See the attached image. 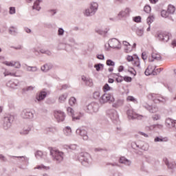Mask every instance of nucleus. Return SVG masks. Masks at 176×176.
<instances>
[{"mask_svg":"<svg viewBox=\"0 0 176 176\" xmlns=\"http://www.w3.org/2000/svg\"><path fill=\"white\" fill-rule=\"evenodd\" d=\"M50 155L52 156V160L56 163H61L64 160L65 154L63 151L51 148Z\"/></svg>","mask_w":176,"mask_h":176,"instance_id":"nucleus-1","label":"nucleus"},{"mask_svg":"<svg viewBox=\"0 0 176 176\" xmlns=\"http://www.w3.org/2000/svg\"><path fill=\"white\" fill-rule=\"evenodd\" d=\"M78 159L82 166H87L90 164L91 157L88 153L82 152L78 154Z\"/></svg>","mask_w":176,"mask_h":176,"instance_id":"nucleus-2","label":"nucleus"},{"mask_svg":"<svg viewBox=\"0 0 176 176\" xmlns=\"http://www.w3.org/2000/svg\"><path fill=\"white\" fill-rule=\"evenodd\" d=\"M14 120V116H7L4 117L3 127L4 130H9L12 127V122Z\"/></svg>","mask_w":176,"mask_h":176,"instance_id":"nucleus-3","label":"nucleus"},{"mask_svg":"<svg viewBox=\"0 0 176 176\" xmlns=\"http://www.w3.org/2000/svg\"><path fill=\"white\" fill-rule=\"evenodd\" d=\"M115 98L111 94H104L99 99L100 104H106V102H113Z\"/></svg>","mask_w":176,"mask_h":176,"instance_id":"nucleus-4","label":"nucleus"},{"mask_svg":"<svg viewBox=\"0 0 176 176\" xmlns=\"http://www.w3.org/2000/svg\"><path fill=\"white\" fill-rule=\"evenodd\" d=\"M175 12V7L173 5H169L168 6L167 11L163 10L161 12V16L162 17H164L165 19H167L169 14H174Z\"/></svg>","mask_w":176,"mask_h":176,"instance_id":"nucleus-5","label":"nucleus"},{"mask_svg":"<svg viewBox=\"0 0 176 176\" xmlns=\"http://www.w3.org/2000/svg\"><path fill=\"white\" fill-rule=\"evenodd\" d=\"M100 106L98 103L91 102L86 107L85 111L88 113H93V112H98V109Z\"/></svg>","mask_w":176,"mask_h":176,"instance_id":"nucleus-6","label":"nucleus"},{"mask_svg":"<svg viewBox=\"0 0 176 176\" xmlns=\"http://www.w3.org/2000/svg\"><path fill=\"white\" fill-rule=\"evenodd\" d=\"M126 114L129 120H135V119H138V120H140L142 119V116L134 113L132 109H129L126 111Z\"/></svg>","mask_w":176,"mask_h":176,"instance_id":"nucleus-7","label":"nucleus"},{"mask_svg":"<svg viewBox=\"0 0 176 176\" xmlns=\"http://www.w3.org/2000/svg\"><path fill=\"white\" fill-rule=\"evenodd\" d=\"M170 33L168 32H160L157 34V38L159 41H162L163 42H168L170 40Z\"/></svg>","mask_w":176,"mask_h":176,"instance_id":"nucleus-8","label":"nucleus"},{"mask_svg":"<svg viewBox=\"0 0 176 176\" xmlns=\"http://www.w3.org/2000/svg\"><path fill=\"white\" fill-rule=\"evenodd\" d=\"M107 115L113 121L118 120L119 119V116H118V111L115 109H109L107 111Z\"/></svg>","mask_w":176,"mask_h":176,"instance_id":"nucleus-9","label":"nucleus"},{"mask_svg":"<svg viewBox=\"0 0 176 176\" xmlns=\"http://www.w3.org/2000/svg\"><path fill=\"white\" fill-rule=\"evenodd\" d=\"M23 119H34V113L30 110L24 109L21 114Z\"/></svg>","mask_w":176,"mask_h":176,"instance_id":"nucleus-10","label":"nucleus"},{"mask_svg":"<svg viewBox=\"0 0 176 176\" xmlns=\"http://www.w3.org/2000/svg\"><path fill=\"white\" fill-rule=\"evenodd\" d=\"M108 45L109 47H111V49H120V47H119L120 42L116 38H111L109 40Z\"/></svg>","mask_w":176,"mask_h":176,"instance_id":"nucleus-11","label":"nucleus"},{"mask_svg":"<svg viewBox=\"0 0 176 176\" xmlns=\"http://www.w3.org/2000/svg\"><path fill=\"white\" fill-rule=\"evenodd\" d=\"M76 134L80 135L84 141H87L89 140V136L87 135V131L83 129H78L76 131Z\"/></svg>","mask_w":176,"mask_h":176,"instance_id":"nucleus-12","label":"nucleus"},{"mask_svg":"<svg viewBox=\"0 0 176 176\" xmlns=\"http://www.w3.org/2000/svg\"><path fill=\"white\" fill-rule=\"evenodd\" d=\"M55 118L58 122H64L65 119V113L61 111L55 112Z\"/></svg>","mask_w":176,"mask_h":176,"instance_id":"nucleus-13","label":"nucleus"},{"mask_svg":"<svg viewBox=\"0 0 176 176\" xmlns=\"http://www.w3.org/2000/svg\"><path fill=\"white\" fill-rule=\"evenodd\" d=\"M156 71V67L155 66L154 68L152 66H148L144 74L146 76H149V75H157V72Z\"/></svg>","mask_w":176,"mask_h":176,"instance_id":"nucleus-14","label":"nucleus"},{"mask_svg":"<svg viewBox=\"0 0 176 176\" xmlns=\"http://www.w3.org/2000/svg\"><path fill=\"white\" fill-rule=\"evenodd\" d=\"M47 96V93H46V91H41L38 95L36 96L35 102H41V101H43V99L46 98Z\"/></svg>","mask_w":176,"mask_h":176,"instance_id":"nucleus-15","label":"nucleus"},{"mask_svg":"<svg viewBox=\"0 0 176 176\" xmlns=\"http://www.w3.org/2000/svg\"><path fill=\"white\" fill-rule=\"evenodd\" d=\"M81 79L84 82L85 86H88L89 87H93V79L87 78L85 76H82Z\"/></svg>","mask_w":176,"mask_h":176,"instance_id":"nucleus-16","label":"nucleus"},{"mask_svg":"<svg viewBox=\"0 0 176 176\" xmlns=\"http://www.w3.org/2000/svg\"><path fill=\"white\" fill-rule=\"evenodd\" d=\"M155 60H157V61H160V60H162V56H160V54L157 53L153 52L151 54V59L149 58L148 61H150L151 63H153Z\"/></svg>","mask_w":176,"mask_h":176,"instance_id":"nucleus-17","label":"nucleus"},{"mask_svg":"<svg viewBox=\"0 0 176 176\" xmlns=\"http://www.w3.org/2000/svg\"><path fill=\"white\" fill-rule=\"evenodd\" d=\"M130 14V8H126L124 10H122L118 13L119 17H127Z\"/></svg>","mask_w":176,"mask_h":176,"instance_id":"nucleus-18","label":"nucleus"},{"mask_svg":"<svg viewBox=\"0 0 176 176\" xmlns=\"http://www.w3.org/2000/svg\"><path fill=\"white\" fill-rule=\"evenodd\" d=\"M120 163H121V164H125V166H128L129 167L131 166V161L127 160L125 157H121L120 158Z\"/></svg>","mask_w":176,"mask_h":176,"instance_id":"nucleus-19","label":"nucleus"},{"mask_svg":"<svg viewBox=\"0 0 176 176\" xmlns=\"http://www.w3.org/2000/svg\"><path fill=\"white\" fill-rule=\"evenodd\" d=\"M53 68V64L52 63H47L45 64L43 67H41V71L43 72H48V71H50Z\"/></svg>","mask_w":176,"mask_h":176,"instance_id":"nucleus-20","label":"nucleus"},{"mask_svg":"<svg viewBox=\"0 0 176 176\" xmlns=\"http://www.w3.org/2000/svg\"><path fill=\"white\" fill-rule=\"evenodd\" d=\"M146 109H148L151 113H155V112H157V107L156 106H151L149 104L143 105Z\"/></svg>","mask_w":176,"mask_h":176,"instance_id":"nucleus-21","label":"nucleus"},{"mask_svg":"<svg viewBox=\"0 0 176 176\" xmlns=\"http://www.w3.org/2000/svg\"><path fill=\"white\" fill-rule=\"evenodd\" d=\"M67 111L68 114L70 115V116H72L73 120H79V119H80V116L75 117V116L74 115V109H72V108L68 107L67 109Z\"/></svg>","mask_w":176,"mask_h":176,"instance_id":"nucleus-22","label":"nucleus"},{"mask_svg":"<svg viewBox=\"0 0 176 176\" xmlns=\"http://www.w3.org/2000/svg\"><path fill=\"white\" fill-rule=\"evenodd\" d=\"M17 86H19L17 81L10 80L7 82V87H10V89H16Z\"/></svg>","mask_w":176,"mask_h":176,"instance_id":"nucleus-23","label":"nucleus"},{"mask_svg":"<svg viewBox=\"0 0 176 176\" xmlns=\"http://www.w3.org/2000/svg\"><path fill=\"white\" fill-rule=\"evenodd\" d=\"M168 138H163V136H156L154 139V142H167Z\"/></svg>","mask_w":176,"mask_h":176,"instance_id":"nucleus-24","label":"nucleus"},{"mask_svg":"<svg viewBox=\"0 0 176 176\" xmlns=\"http://www.w3.org/2000/svg\"><path fill=\"white\" fill-rule=\"evenodd\" d=\"M164 162L166 166H167L168 168H170V170H173V168H175V164H174L171 162H169L168 159L164 158Z\"/></svg>","mask_w":176,"mask_h":176,"instance_id":"nucleus-25","label":"nucleus"},{"mask_svg":"<svg viewBox=\"0 0 176 176\" xmlns=\"http://www.w3.org/2000/svg\"><path fill=\"white\" fill-rule=\"evenodd\" d=\"M96 12H95L94 10H92L89 7V8L85 10V15L89 17L90 16H94V14H96Z\"/></svg>","mask_w":176,"mask_h":176,"instance_id":"nucleus-26","label":"nucleus"},{"mask_svg":"<svg viewBox=\"0 0 176 176\" xmlns=\"http://www.w3.org/2000/svg\"><path fill=\"white\" fill-rule=\"evenodd\" d=\"M41 2H42V0H36L32 6V9L39 12V10H41V6H39V3H41Z\"/></svg>","mask_w":176,"mask_h":176,"instance_id":"nucleus-27","label":"nucleus"},{"mask_svg":"<svg viewBox=\"0 0 176 176\" xmlns=\"http://www.w3.org/2000/svg\"><path fill=\"white\" fill-rule=\"evenodd\" d=\"M159 97V95L156 94H150L148 96V98H149V100H152L153 101H154V102H157V98Z\"/></svg>","mask_w":176,"mask_h":176,"instance_id":"nucleus-28","label":"nucleus"},{"mask_svg":"<svg viewBox=\"0 0 176 176\" xmlns=\"http://www.w3.org/2000/svg\"><path fill=\"white\" fill-rule=\"evenodd\" d=\"M174 122V120L171 118H167L165 121L166 127L171 129L173 127V123Z\"/></svg>","mask_w":176,"mask_h":176,"instance_id":"nucleus-29","label":"nucleus"},{"mask_svg":"<svg viewBox=\"0 0 176 176\" xmlns=\"http://www.w3.org/2000/svg\"><path fill=\"white\" fill-rule=\"evenodd\" d=\"M89 8H91L92 10L97 12V10H98V3L96 2H92L91 3Z\"/></svg>","mask_w":176,"mask_h":176,"instance_id":"nucleus-30","label":"nucleus"},{"mask_svg":"<svg viewBox=\"0 0 176 176\" xmlns=\"http://www.w3.org/2000/svg\"><path fill=\"white\" fill-rule=\"evenodd\" d=\"M64 134H65L67 136L71 135V134H72V130L71 129V127L69 126H66L64 130Z\"/></svg>","mask_w":176,"mask_h":176,"instance_id":"nucleus-31","label":"nucleus"},{"mask_svg":"<svg viewBox=\"0 0 176 176\" xmlns=\"http://www.w3.org/2000/svg\"><path fill=\"white\" fill-rule=\"evenodd\" d=\"M123 102L122 100H118L116 103L113 104V107L114 108H119V107H122V105H123Z\"/></svg>","mask_w":176,"mask_h":176,"instance_id":"nucleus-32","label":"nucleus"},{"mask_svg":"<svg viewBox=\"0 0 176 176\" xmlns=\"http://www.w3.org/2000/svg\"><path fill=\"white\" fill-rule=\"evenodd\" d=\"M9 34H10V35H17V28L14 27H10L9 28Z\"/></svg>","mask_w":176,"mask_h":176,"instance_id":"nucleus-33","label":"nucleus"},{"mask_svg":"<svg viewBox=\"0 0 176 176\" xmlns=\"http://www.w3.org/2000/svg\"><path fill=\"white\" fill-rule=\"evenodd\" d=\"M67 46H68V45L60 43L58 45V50H67Z\"/></svg>","mask_w":176,"mask_h":176,"instance_id":"nucleus-34","label":"nucleus"},{"mask_svg":"<svg viewBox=\"0 0 176 176\" xmlns=\"http://www.w3.org/2000/svg\"><path fill=\"white\" fill-rule=\"evenodd\" d=\"M40 53L42 54H46L47 56H52V52L49 50H40Z\"/></svg>","mask_w":176,"mask_h":176,"instance_id":"nucleus-35","label":"nucleus"},{"mask_svg":"<svg viewBox=\"0 0 176 176\" xmlns=\"http://www.w3.org/2000/svg\"><path fill=\"white\" fill-rule=\"evenodd\" d=\"M67 97H68V94H63L62 96L59 97L60 102H64L65 100H67Z\"/></svg>","mask_w":176,"mask_h":176,"instance_id":"nucleus-36","label":"nucleus"},{"mask_svg":"<svg viewBox=\"0 0 176 176\" xmlns=\"http://www.w3.org/2000/svg\"><path fill=\"white\" fill-rule=\"evenodd\" d=\"M31 131V129L30 127H28L27 129H24L22 131L20 132V133L22 135H26V134H28Z\"/></svg>","mask_w":176,"mask_h":176,"instance_id":"nucleus-37","label":"nucleus"},{"mask_svg":"<svg viewBox=\"0 0 176 176\" xmlns=\"http://www.w3.org/2000/svg\"><path fill=\"white\" fill-rule=\"evenodd\" d=\"M26 70L29 71V72H36V71L38 70V69L36 68V67L28 66V67L26 68Z\"/></svg>","mask_w":176,"mask_h":176,"instance_id":"nucleus-38","label":"nucleus"},{"mask_svg":"<svg viewBox=\"0 0 176 176\" xmlns=\"http://www.w3.org/2000/svg\"><path fill=\"white\" fill-rule=\"evenodd\" d=\"M101 67L102 68H104V65L101 63H98L94 65V68H96L98 72H100V70L101 69Z\"/></svg>","mask_w":176,"mask_h":176,"instance_id":"nucleus-39","label":"nucleus"},{"mask_svg":"<svg viewBox=\"0 0 176 176\" xmlns=\"http://www.w3.org/2000/svg\"><path fill=\"white\" fill-rule=\"evenodd\" d=\"M153 20H155V17L153 16H148L147 18V24H148V25H151V24L153 23Z\"/></svg>","mask_w":176,"mask_h":176,"instance_id":"nucleus-40","label":"nucleus"},{"mask_svg":"<svg viewBox=\"0 0 176 176\" xmlns=\"http://www.w3.org/2000/svg\"><path fill=\"white\" fill-rule=\"evenodd\" d=\"M76 103V98H75L74 97H72L69 100V105H75V104Z\"/></svg>","mask_w":176,"mask_h":176,"instance_id":"nucleus-41","label":"nucleus"},{"mask_svg":"<svg viewBox=\"0 0 176 176\" xmlns=\"http://www.w3.org/2000/svg\"><path fill=\"white\" fill-rule=\"evenodd\" d=\"M107 65L109 67H115V62H113L112 60L109 59L106 62Z\"/></svg>","mask_w":176,"mask_h":176,"instance_id":"nucleus-42","label":"nucleus"},{"mask_svg":"<svg viewBox=\"0 0 176 176\" xmlns=\"http://www.w3.org/2000/svg\"><path fill=\"white\" fill-rule=\"evenodd\" d=\"M136 34L138 36H142L144 35V29H138Z\"/></svg>","mask_w":176,"mask_h":176,"instance_id":"nucleus-43","label":"nucleus"},{"mask_svg":"<svg viewBox=\"0 0 176 176\" xmlns=\"http://www.w3.org/2000/svg\"><path fill=\"white\" fill-rule=\"evenodd\" d=\"M35 156L37 159H41V157H42V156H43V153H42V151H38L36 153H35Z\"/></svg>","mask_w":176,"mask_h":176,"instance_id":"nucleus-44","label":"nucleus"},{"mask_svg":"<svg viewBox=\"0 0 176 176\" xmlns=\"http://www.w3.org/2000/svg\"><path fill=\"white\" fill-rule=\"evenodd\" d=\"M34 89H35V87L29 86L26 88H23V91H32V90H34Z\"/></svg>","mask_w":176,"mask_h":176,"instance_id":"nucleus-45","label":"nucleus"},{"mask_svg":"<svg viewBox=\"0 0 176 176\" xmlns=\"http://www.w3.org/2000/svg\"><path fill=\"white\" fill-rule=\"evenodd\" d=\"M166 100L164 98H162L158 96V98H157V102H162L164 104L166 102Z\"/></svg>","mask_w":176,"mask_h":176,"instance_id":"nucleus-46","label":"nucleus"},{"mask_svg":"<svg viewBox=\"0 0 176 176\" xmlns=\"http://www.w3.org/2000/svg\"><path fill=\"white\" fill-rule=\"evenodd\" d=\"M64 29H63V28H59L58 30V36H63V35H64Z\"/></svg>","mask_w":176,"mask_h":176,"instance_id":"nucleus-47","label":"nucleus"},{"mask_svg":"<svg viewBox=\"0 0 176 176\" xmlns=\"http://www.w3.org/2000/svg\"><path fill=\"white\" fill-rule=\"evenodd\" d=\"M96 32H97V34H99V35H105L107 32H105L101 29H97L96 30Z\"/></svg>","mask_w":176,"mask_h":176,"instance_id":"nucleus-48","label":"nucleus"},{"mask_svg":"<svg viewBox=\"0 0 176 176\" xmlns=\"http://www.w3.org/2000/svg\"><path fill=\"white\" fill-rule=\"evenodd\" d=\"M46 131L49 132V133H56V131H57V129L56 128H46Z\"/></svg>","mask_w":176,"mask_h":176,"instance_id":"nucleus-49","label":"nucleus"},{"mask_svg":"<svg viewBox=\"0 0 176 176\" xmlns=\"http://www.w3.org/2000/svg\"><path fill=\"white\" fill-rule=\"evenodd\" d=\"M118 134H121V135H126V133H123V129L121 127H117Z\"/></svg>","mask_w":176,"mask_h":176,"instance_id":"nucleus-50","label":"nucleus"},{"mask_svg":"<svg viewBox=\"0 0 176 176\" xmlns=\"http://www.w3.org/2000/svg\"><path fill=\"white\" fill-rule=\"evenodd\" d=\"M103 90H104V91H109V90H111V87H109V85H108L107 83H106V84L103 86Z\"/></svg>","mask_w":176,"mask_h":176,"instance_id":"nucleus-51","label":"nucleus"},{"mask_svg":"<svg viewBox=\"0 0 176 176\" xmlns=\"http://www.w3.org/2000/svg\"><path fill=\"white\" fill-rule=\"evenodd\" d=\"M34 168H37L38 170H42L43 168L44 170H46L47 168V166H45L43 164H41V165L37 166Z\"/></svg>","mask_w":176,"mask_h":176,"instance_id":"nucleus-52","label":"nucleus"},{"mask_svg":"<svg viewBox=\"0 0 176 176\" xmlns=\"http://www.w3.org/2000/svg\"><path fill=\"white\" fill-rule=\"evenodd\" d=\"M128 72H130V74H131L132 75H134V76H135V75H137V72H135V70L133 67L128 69Z\"/></svg>","mask_w":176,"mask_h":176,"instance_id":"nucleus-53","label":"nucleus"},{"mask_svg":"<svg viewBox=\"0 0 176 176\" xmlns=\"http://www.w3.org/2000/svg\"><path fill=\"white\" fill-rule=\"evenodd\" d=\"M94 98H95V100L100 98V91H95L94 93Z\"/></svg>","mask_w":176,"mask_h":176,"instance_id":"nucleus-54","label":"nucleus"},{"mask_svg":"<svg viewBox=\"0 0 176 176\" xmlns=\"http://www.w3.org/2000/svg\"><path fill=\"white\" fill-rule=\"evenodd\" d=\"M133 21H135V23H141V16H138L134 17Z\"/></svg>","mask_w":176,"mask_h":176,"instance_id":"nucleus-55","label":"nucleus"},{"mask_svg":"<svg viewBox=\"0 0 176 176\" xmlns=\"http://www.w3.org/2000/svg\"><path fill=\"white\" fill-rule=\"evenodd\" d=\"M9 13L10 14H14L16 13V8L14 7H10Z\"/></svg>","mask_w":176,"mask_h":176,"instance_id":"nucleus-56","label":"nucleus"},{"mask_svg":"<svg viewBox=\"0 0 176 176\" xmlns=\"http://www.w3.org/2000/svg\"><path fill=\"white\" fill-rule=\"evenodd\" d=\"M144 10L146 13H149L151 12V6H144Z\"/></svg>","mask_w":176,"mask_h":176,"instance_id":"nucleus-57","label":"nucleus"},{"mask_svg":"<svg viewBox=\"0 0 176 176\" xmlns=\"http://www.w3.org/2000/svg\"><path fill=\"white\" fill-rule=\"evenodd\" d=\"M4 64H6V65H8V67H14V65H16L14 63H13V62L8 61L4 62Z\"/></svg>","mask_w":176,"mask_h":176,"instance_id":"nucleus-58","label":"nucleus"},{"mask_svg":"<svg viewBox=\"0 0 176 176\" xmlns=\"http://www.w3.org/2000/svg\"><path fill=\"white\" fill-rule=\"evenodd\" d=\"M96 58H98V60H105V56H104V54H97Z\"/></svg>","mask_w":176,"mask_h":176,"instance_id":"nucleus-59","label":"nucleus"},{"mask_svg":"<svg viewBox=\"0 0 176 176\" xmlns=\"http://www.w3.org/2000/svg\"><path fill=\"white\" fill-rule=\"evenodd\" d=\"M123 80H124V77L123 76H119L118 78H117L116 79V82H118V83H121V82H123Z\"/></svg>","mask_w":176,"mask_h":176,"instance_id":"nucleus-60","label":"nucleus"},{"mask_svg":"<svg viewBox=\"0 0 176 176\" xmlns=\"http://www.w3.org/2000/svg\"><path fill=\"white\" fill-rule=\"evenodd\" d=\"M142 60H145L148 58V56L146 55V52H144L142 53Z\"/></svg>","mask_w":176,"mask_h":176,"instance_id":"nucleus-61","label":"nucleus"},{"mask_svg":"<svg viewBox=\"0 0 176 176\" xmlns=\"http://www.w3.org/2000/svg\"><path fill=\"white\" fill-rule=\"evenodd\" d=\"M124 80H125V82H131V80H133V78H131V77L129 76H124Z\"/></svg>","mask_w":176,"mask_h":176,"instance_id":"nucleus-62","label":"nucleus"},{"mask_svg":"<svg viewBox=\"0 0 176 176\" xmlns=\"http://www.w3.org/2000/svg\"><path fill=\"white\" fill-rule=\"evenodd\" d=\"M69 148L72 151H75V149H76V144H71L69 146Z\"/></svg>","mask_w":176,"mask_h":176,"instance_id":"nucleus-63","label":"nucleus"},{"mask_svg":"<svg viewBox=\"0 0 176 176\" xmlns=\"http://www.w3.org/2000/svg\"><path fill=\"white\" fill-rule=\"evenodd\" d=\"M112 176H122V173L119 172H115L113 173Z\"/></svg>","mask_w":176,"mask_h":176,"instance_id":"nucleus-64","label":"nucleus"}]
</instances>
